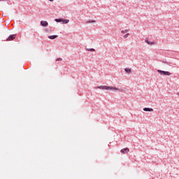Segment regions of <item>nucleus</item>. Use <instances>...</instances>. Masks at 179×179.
<instances>
[{"label": "nucleus", "instance_id": "obj_9", "mask_svg": "<svg viewBox=\"0 0 179 179\" xmlns=\"http://www.w3.org/2000/svg\"><path fill=\"white\" fill-rule=\"evenodd\" d=\"M85 23L86 24H89V23H96V20H88V21H86Z\"/></svg>", "mask_w": 179, "mask_h": 179}, {"label": "nucleus", "instance_id": "obj_4", "mask_svg": "<svg viewBox=\"0 0 179 179\" xmlns=\"http://www.w3.org/2000/svg\"><path fill=\"white\" fill-rule=\"evenodd\" d=\"M41 26H43V27H47V26H48V22L47 21H41Z\"/></svg>", "mask_w": 179, "mask_h": 179}, {"label": "nucleus", "instance_id": "obj_14", "mask_svg": "<svg viewBox=\"0 0 179 179\" xmlns=\"http://www.w3.org/2000/svg\"><path fill=\"white\" fill-rule=\"evenodd\" d=\"M164 64H166V65H169V66H171V63L169 62H165Z\"/></svg>", "mask_w": 179, "mask_h": 179}, {"label": "nucleus", "instance_id": "obj_7", "mask_svg": "<svg viewBox=\"0 0 179 179\" xmlns=\"http://www.w3.org/2000/svg\"><path fill=\"white\" fill-rule=\"evenodd\" d=\"M145 43H147V44H148L149 45H153V44H155V42H150L148 39H145Z\"/></svg>", "mask_w": 179, "mask_h": 179}, {"label": "nucleus", "instance_id": "obj_15", "mask_svg": "<svg viewBox=\"0 0 179 179\" xmlns=\"http://www.w3.org/2000/svg\"><path fill=\"white\" fill-rule=\"evenodd\" d=\"M129 36V34H126L124 36V38H127V37Z\"/></svg>", "mask_w": 179, "mask_h": 179}, {"label": "nucleus", "instance_id": "obj_19", "mask_svg": "<svg viewBox=\"0 0 179 179\" xmlns=\"http://www.w3.org/2000/svg\"><path fill=\"white\" fill-rule=\"evenodd\" d=\"M50 2H54V0H49Z\"/></svg>", "mask_w": 179, "mask_h": 179}, {"label": "nucleus", "instance_id": "obj_1", "mask_svg": "<svg viewBox=\"0 0 179 179\" xmlns=\"http://www.w3.org/2000/svg\"><path fill=\"white\" fill-rule=\"evenodd\" d=\"M96 89H101L102 90H117V92H121L120 88H117L115 87H108L107 85H101L96 87Z\"/></svg>", "mask_w": 179, "mask_h": 179}, {"label": "nucleus", "instance_id": "obj_6", "mask_svg": "<svg viewBox=\"0 0 179 179\" xmlns=\"http://www.w3.org/2000/svg\"><path fill=\"white\" fill-rule=\"evenodd\" d=\"M48 38H50V40H55V38H58V35L49 36Z\"/></svg>", "mask_w": 179, "mask_h": 179}, {"label": "nucleus", "instance_id": "obj_2", "mask_svg": "<svg viewBox=\"0 0 179 179\" xmlns=\"http://www.w3.org/2000/svg\"><path fill=\"white\" fill-rule=\"evenodd\" d=\"M158 73H160L161 75H164L165 76H170L171 75V73L169 71H164L162 70H157Z\"/></svg>", "mask_w": 179, "mask_h": 179}, {"label": "nucleus", "instance_id": "obj_13", "mask_svg": "<svg viewBox=\"0 0 179 179\" xmlns=\"http://www.w3.org/2000/svg\"><path fill=\"white\" fill-rule=\"evenodd\" d=\"M55 22H57V23H59L60 22H62V19H56Z\"/></svg>", "mask_w": 179, "mask_h": 179}, {"label": "nucleus", "instance_id": "obj_16", "mask_svg": "<svg viewBox=\"0 0 179 179\" xmlns=\"http://www.w3.org/2000/svg\"><path fill=\"white\" fill-rule=\"evenodd\" d=\"M57 62L62 61V58L59 57L56 59Z\"/></svg>", "mask_w": 179, "mask_h": 179}, {"label": "nucleus", "instance_id": "obj_12", "mask_svg": "<svg viewBox=\"0 0 179 179\" xmlns=\"http://www.w3.org/2000/svg\"><path fill=\"white\" fill-rule=\"evenodd\" d=\"M87 50V51H90V52H94V51H96V50L95 49H94V48H87V49H86Z\"/></svg>", "mask_w": 179, "mask_h": 179}, {"label": "nucleus", "instance_id": "obj_5", "mask_svg": "<svg viewBox=\"0 0 179 179\" xmlns=\"http://www.w3.org/2000/svg\"><path fill=\"white\" fill-rule=\"evenodd\" d=\"M120 152H121V153H123L124 155H125V154L128 153V152H129V148H126L124 149L121 150Z\"/></svg>", "mask_w": 179, "mask_h": 179}, {"label": "nucleus", "instance_id": "obj_3", "mask_svg": "<svg viewBox=\"0 0 179 179\" xmlns=\"http://www.w3.org/2000/svg\"><path fill=\"white\" fill-rule=\"evenodd\" d=\"M16 38V34H12L8 36L6 39V41H12V40H15Z\"/></svg>", "mask_w": 179, "mask_h": 179}, {"label": "nucleus", "instance_id": "obj_10", "mask_svg": "<svg viewBox=\"0 0 179 179\" xmlns=\"http://www.w3.org/2000/svg\"><path fill=\"white\" fill-rule=\"evenodd\" d=\"M124 71L127 73H131V72H132L131 69H124Z\"/></svg>", "mask_w": 179, "mask_h": 179}, {"label": "nucleus", "instance_id": "obj_20", "mask_svg": "<svg viewBox=\"0 0 179 179\" xmlns=\"http://www.w3.org/2000/svg\"><path fill=\"white\" fill-rule=\"evenodd\" d=\"M45 31H48V30L46 29Z\"/></svg>", "mask_w": 179, "mask_h": 179}, {"label": "nucleus", "instance_id": "obj_22", "mask_svg": "<svg viewBox=\"0 0 179 179\" xmlns=\"http://www.w3.org/2000/svg\"><path fill=\"white\" fill-rule=\"evenodd\" d=\"M178 94H179V92H178Z\"/></svg>", "mask_w": 179, "mask_h": 179}, {"label": "nucleus", "instance_id": "obj_11", "mask_svg": "<svg viewBox=\"0 0 179 179\" xmlns=\"http://www.w3.org/2000/svg\"><path fill=\"white\" fill-rule=\"evenodd\" d=\"M63 24H66L69 23V20H62Z\"/></svg>", "mask_w": 179, "mask_h": 179}, {"label": "nucleus", "instance_id": "obj_21", "mask_svg": "<svg viewBox=\"0 0 179 179\" xmlns=\"http://www.w3.org/2000/svg\"><path fill=\"white\" fill-rule=\"evenodd\" d=\"M0 1H4V0H0Z\"/></svg>", "mask_w": 179, "mask_h": 179}, {"label": "nucleus", "instance_id": "obj_17", "mask_svg": "<svg viewBox=\"0 0 179 179\" xmlns=\"http://www.w3.org/2000/svg\"><path fill=\"white\" fill-rule=\"evenodd\" d=\"M121 33H122V34H125L126 32H125L124 30H122V31H121Z\"/></svg>", "mask_w": 179, "mask_h": 179}, {"label": "nucleus", "instance_id": "obj_18", "mask_svg": "<svg viewBox=\"0 0 179 179\" xmlns=\"http://www.w3.org/2000/svg\"><path fill=\"white\" fill-rule=\"evenodd\" d=\"M129 31V29H125V30H124V32H125V33H128Z\"/></svg>", "mask_w": 179, "mask_h": 179}, {"label": "nucleus", "instance_id": "obj_8", "mask_svg": "<svg viewBox=\"0 0 179 179\" xmlns=\"http://www.w3.org/2000/svg\"><path fill=\"white\" fill-rule=\"evenodd\" d=\"M143 111H150V112H152V111H153V108H143Z\"/></svg>", "mask_w": 179, "mask_h": 179}]
</instances>
